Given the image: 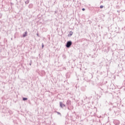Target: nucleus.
Instances as JSON below:
<instances>
[{
	"label": "nucleus",
	"mask_w": 125,
	"mask_h": 125,
	"mask_svg": "<svg viewBox=\"0 0 125 125\" xmlns=\"http://www.w3.org/2000/svg\"><path fill=\"white\" fill-rule=\"evenodd\" d=\"M73 44V42L71 41H67L66 44L65 46L67 47V48H70L71 47V46Z\"/></svg>",
	"instance_id": "1"
},
{
	"label": "nucleus",
	"mask_w": 125,
	"mask_h": 125,
	"mask_svg": "<svg viewBox=\"0 0 125 125\" xmlns=\"http://www.w3.org/2000/svg\"><path fill=\"white\" fill-rule=\"evenodd\" d=\"M113 124H114L115 125H119L121 122L118 120H114L113 121Z\"/></svg>",
	"instance_id": "2"
},
{
	"label": "nucleus",
	"mask_w": 125,
	"mask_h": 125,
	"mask_svg": "<svg viewBox=\"0 0 125 125\" xmlns=\"http://www.w3.org/2000/svg\"><path fill=\"white\" fill-rule=\"evenodd\" d=\"M60 106L61 108H64V107H66V105L64 104L62 102H60Z\"/></svg>",
	"instance_id": "3"
},
{
	"label": "nucleus",
	"mask_w": 125,
	"mask_h": 125,
	"mask_svg": "<svg viewBox=\"0 0 125 125\" xmlns=\"http://www.w3.org/2000/svg\"><path fill=\"white\" fill-rule=\"evenodd\" d=\"M27 36H28V32L25 31L24 32V33H23L22 34V37H23V38H26V37H27Z\"/></svg>",
	"instance_id": "4"
},
{
	"label": "nucleus",
	"mask_w": 125,
	"mask_h": 125,
	"mask_svg": "<svg viewBox=\"0 0 125 125\" xmlns=\"http://www.w3.org/2000/svg\"><path fill=\"white\" fill-rule=\"evenodd\" d=\"M73 32L72 31H70L69 34H68L67 37H72L73 36Z\"/></svg>",
	"instance_id": "5"
},
{
	"label": "nucleus",
	"mask_w": 125,
	"mask_h": 125,
	"mask_svg": "<svg viewBox=\"0 0 125 125\" xmlns=\"http://www.w3.org/2000/svg\"><path fill=\"white\" fill-rule=\"evenodd\" d=\"M66 104H67V105H68V106L70 105H71V101L68 100L66 102Z\"/></svg>",
	"instance_id": "6"
},
{
	"label": "nucleus",
	"mask_w": 125,
	"mask_h": 125,
	"mask_svg": "<svg viewBox=\"0 0 125 125\" xmlns=\"http://www.w3.org/2000/svg\"><path fill=\"white\" fill-rule=\"evenodd\" d=\"M29 8H33V4L31 3L28 5Z\"/></svg>",
	"instance_id": "7"
},
{
	"label": "nucleus",
	"mask_w": 125,
	"mask_h": 125,
	"mask_svg": "<svg viewBox=\"0 0 125 125\" xmlns=\"http://www.w3.org/2000/svg\"><path fill=\"white\" fill-rule=\"evenodd\" d=\"M62 58L63 59H66V58H67V57L66 56V55H65V54H62Z\"/></svg>",
	"instance_id": "8"
},
{
	"label": "nucleus",
	"mask_w": 125,
	"mask_h": 125,
	"mask_svg": "<svg viewBox=\"0 0 125 125\" xmlns=\"http://www.w3.org/2000/svg\"><path fill=\"white\" fill-rule=\"evenodd\" d=\"M22 100H23V101H26L28 100V98L23 97V98H22Z\"/></svg>",
	"instance_id": "9"
},
{
	"label": "nucleus",
	"mask_w": 125,
	"mask_h": 125,
	"mask_svg": "<svg viewBox=\"0 0 125 125\" xmlns=\"http://www.w3.org/2000/svg\"><path fill=\"white\" fill-rule=\"evenodd\" d=\"M29 2H30V0H27L25 3V4H29Z\"/></svg>",
	"instance_id": "10"
},
{
	"label": "nucleus",
	"mask_w": 125,
	"mask_h": 125,
	"mask_svg": "<svg viewBox=\"0 0 125 125\" xmlns=\"http://www.w3.org/2000/svg\"><path fill=\"white\" fill-rule=\"evenodd\" d=\"M56 113L57 114H58V115H60V116H62L61 113L60 112L56 111Z\"/></svg>",
	"instance_id": "11"
},
{
	"label": "nucleus",
	"mask_w": 125,
	"mask_h": 125,
	"mask_svg": "<svg viewBox=\"0 0 125 125\" xmlns=\"http://www.w3.org/2000/svg\"><path fill=\"white\" fill-rule=\"evenodd\" d=\"M42 48H43V47H44V45L43 44V43H42Z\"/></svg>",
	"instance_id": "12"
},
{
	"label": "nucleus",
	"mask_w": 125,
	"mask_h": 125,
	"mask_svg": "<svg viewBox=\"0 0 125 125\" xmlns=\"http://www.w3.org/2000/svg\"><path fill=\"white\" fill-rule=\"evenodd\" d=\"M103 7H104V6L103 5H101L100 6V8H101V9L103 8Z\"/></svg>",
	"instance_id": "13"
},
{
	"label": "nucleus",
	"mask_w": 125,
	"mask_h": 125,
	"mask_svg": "<svg viewBox=\"0 0 125 125\" xmlns=\"http://www.w3.org/2000/svg\"><path fill=\"white\" fill-rule=\"evenodd\" d=\"M1 17H2V14L0 13V19L1 18Z\"/></svg>",
	"instance_id": "14"
},
{
	"label": "nucleus",
	"mask_w": 125,
	"mask_h": 125,
	"mask_svg": "<svg viewBox=\"0 0 125 125\" xmlns=\"http://www.w3.org/2000/svg\"><path fill=\"white\" fill-rule=\"evenodd\" d=\"M30 66L32 65V60H30V63H29Z\"/></svg>",
	"instance_id": "15"
},
{
	"label": "nucleus",
	"mask_w": 125,
	"mask_h": 125,
	"mask_svg": "<svg viewBox=\"0 0 125 125\" xmlns=\"http://www.w3.org/2000/svg\"><path fill=\"white\" fill-rule=\"evenodd\" d=\"M82 10L83 11H84V10H85V9L84 8H82Z\"/></svg>",
	"instance_id": "16"
},
{
	"label": "nucleus",
	"mask_w": 125,
	"mask_h": 125,
	"mask_svg": "<svg viewBox=\"0 0 125 125\" xmlns=\"http://www.w3.org/2000/svg\"><path fill=\"white\" fill-rule=\"evenodd\" d=\"M58 13V11H55V14H56V13Z\"/></svg>",
	"instance_id": "17"
},
{
	"label": "nucleus",
	"mask_w": 125,
	"mask_h": 125,
	"mask_svg": "<svg viewBox=\"0 0 125 125\" xmlns=\"http://www.w3.org/2000/svg\"><path fill=\"white\" fill-rule=\"evenodd\" d=\"M37 37H40V35H39L38 33H37Z\"/></svg>",
	"instance_id": "18"
},
{
	"label": "nucleus",
	"mask_w": 125,
	"mask_h": 125,
	"mask_svg": "<svg viewBox=\"0 0 125 125\" xmlns=\"http://www.w3.org/2000/svg\"><path fill=\"white\" fill-rule=\"evenodd\" d=\"M9 113H10V114H12V112L11 111H9Z\"/></svg>",
	"instance_id": "19"
},
{
	"label": "nucleus",
	"mask_w": 125,
	"mask_h": 125,
	"mask_svg": "<svg viewBox=\"0 0 125 125\" xmlns=\"http://www.w3.org/2000/svg\"><path fill=\"white\" fill-rule=\"evenodd\" d=\"M92 58H94V55L92 56Z\"/></svg>",
	"instance_id": "20"
},
{
	"label": "nucleus",
	"mask_w": 125,
	"mask_h": 125,
	"mask_svg": "<svg viewBox=\"0 0 125 125\" xmlns=\"http://www.w3.org/2000/svg\"><path fill=\"white\" fill-rule=\"evenodd\" d=\"M117 12H118V13H120V11L117 10Z\"/></svg>",
	"instance_id": "21"
},
{
	"label": "nucleus",
	"mask_w": 125,
	"mask_h": 125,
	"mask_svg": "<svg viewBox=\"0 0 125 125\" xmlns=\"http://www.w3.org/2000/svg\"><path fill=\"white\" fill-rule=\"evenodd\" d=\"M67 109H68V110H70V108H69V107H67Z\"/></svg>",
	"instance_id": "22"
},
{
	"label": "nucleus",
	"mask_w": 125,
	"mask_h": 125,
	"mask_svg": "<svg viewBox=\"0 0 125 125\" xmlns=\"http://www.w3.org/2000/svg\"><path fill=\"white\" fill-rule=\"evenodd\" d=\"M112 109L111 108H109V111H111Z\"/></svg>",
	"instance_id": "23"
},
{
	"label": "nucleus",
	"mask_w": 125,
	"mask_h": 125,
	"mask_svg": "<svg viewBox=\"0 0 125 125\" xmlns=\"http://www.w3.org/2000/svg\"><path fill=\"white\" fill-rule=\"evenodd\" d=\"M92 64H93V65H94V62H92Z\"/></svg>",
	"instance_id": "24"
},
{
	"label": "nucleus",
	"mask_w": 125,
	"mask_h": 125,
	"mask_svg": "<svg viewBox=\"0 0 125 125\" xmlns=\"http://www.w3.org/2000/svg\"><path fill=\"white\" fill-rule=\"evenodd\" d=\"M74 114H76V112H74Z\"/></svg>",
	"instance_id": "25"
},
{
	"label": "nucleus",
	"mask_w": 125,
	"mask_h": 125,
	"mask_svg": "<svg viewBox=\"0 0 125 125\" xmlns=\"http://www.w3.org/2000/svg\"><path fill=\"white\" fill-rule=\"evenodd\" d=\"M1 38L0 37V40Z\"/></svg>",
	"instance_id": "26"
}]
</instances>
